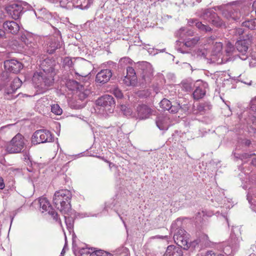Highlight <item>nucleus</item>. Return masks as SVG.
Masks as SVG:
<instances>
[{
  "mask_svg": "<svg viewBox=\"0 0 256 256\" xmlns=\"http://www.w3.org/2000/svg\"><path fill=\"white\" fill-rule=\"evenodd\" d=\"M72 193L68 190L56 191L54 195L52 202L56 208L62 214H68L72 210L70 200Z\"/></svg>",
  "mask_w": 256,
  "mask_h": 256,
  "instance_id": "1",
  "label": "nucleus"
},
{
  "mask_svg": "<svg viewBox=\"0 0 256 256\" xmlns=\"http://www.w3.org/2000/svg\"><path fill=\"white\" fill-rule=\"evenodd\" d=\"M172 230H175L174 235V240L175 243L179 246L183 248L184 250H188V242L190 235L186 232L182 228H176V222H173L171 226Z\"/></svg>",
  "mask_w": 256,
  "mask_h": 256,
  "instance_id": "2",
  "label": "nucleus"
},
{
  "mask_svg": "<svg viewBox=\"0 0 256 256\" xmlns=\"http://www.w3.org/2000/svg\"><path fill=\"white\" fill-rule=\"evenodd\" d=\"M55 74H48L44 72H35L33 76L32 82L35 86L40 88H46L54 82Z\"/></svg>",
  "mask_w": 256,
  "mask_h": 256,
  "instance_id": "3",
  "label": "nucleus"
},
{
  "mask_svg": "<svg viewBox=\"0 0 256 256\" xmlns=\"http://www.w3.org/2000/svg\"><path fill=\"white\" fill-rule=\"evenodd\" d=\"M24 145V137L21 134H18L6 144V150L9 154L20 153Z\"/></svg>",
  "mask_w": 256,
  "mask_h": 256,
  "instance_id": "4",
  "label": "nucleus"
},
{
  "mask_svg": "<svg viewBox=\"0 0 256 256\" xmlns=\"http://www.w3.org/2000/svg\"><path fill=\"white\" fill-rule=\"evenodd\" d=\"M55 36L47 38L45 40L47 52L53 54L56 50L62 46V37L60 31L55 32Z\"/></svg>",
  "mask_w": 256,
  "mask_h": 256,
  "instance_id": "5",
  "label": "nucleus"
},
{
  "mask_svg": "<svg viewBox=\"0 0 256 256\" xmlns=\"http://www.w3.org/2000/svg\"><path fill=\"white\" fill-rule=\"evenodd\" d=\"M22 84V81L18 78H14L12 81L7 78L6 81H2L0 83V90L4 89L5 94H12L21 86Z\"/></svg>",
  "mask_w": 256,
  "mask_h": 256,
  "instance_id": "6",
  "label": "nucleus"
},
{
  "mask_svg": "<svg viewBox=\"0 0 256 256\" xmlns=\"http://www.w3.org/2000/svg\"><path fill=\"white\" fill-rule=\"evenodd\" d=\"M52 140L51 132L46 130L36 131L32 136V143L36 145L42 143L50 142Z\"/></svg>",
  "mask_w": 256,
  "mask_h": 256,
  "instance_id": "7",
  "label": "nucleus"
},
{
  "mask_svg": "<svg viewBox=\"0 0 256 256\" xmlns=\"http://www.w3.org/2000/svg\"><path fill=\"white\" fill-rule=\"evenodd\" d=\"M138 66L142 70L140 74L142 83H149L153 76V70L152 65L146 62H142L138 64Z\"/></svg>",
  "mask_w": 256,
  "mask_h": 256,
  "instance_id": "8",
  "label": "nucleus"
},
{
  "mask_svg": "<svg viewBox=\"0 0 256 256\" xmlns=\"http://www.w3.org/2000/svg\"><path fill=\"white\" fill-rule=\"evenodd\" d=\"M200 40V37L199 36H196L192 38H187L184 44L179 41H176V48L181 53H186L188 51L186 50V48H194L198 44Z\"/></svg>",
  "mask_w": 256,
  "mask_h": 256,
  "instance_id": "9",
  "label": "nucleus"
},
{
  "mask_svg": "<svg viewBox=\"0 0 256 256\" xmlns=\"http://www.w3.org/2000/svg\"><path fill=\"white\" fill-rule=\"evenodd\" d=\"M39 202L40 207L44 212H48V214L50 215L53 219L58 222L62 226V222L58 218V214L52 208L49 201L46 198L41 197L39 198Z\"/></svg>",
  "mask_w": 256,
  "mask_h": 256,
  "instance_id": "10",
  "label": "nucleus"
},
{
  "mask_svg": "<svg viewBox=\"0 0 256 256\" xmlns=\"http://www.w3.org/2000/svg\"><path fill=\"white\" fill-rule=\"evenodd\" d=\"M202 17L217 27L222 26L224 24L223 22L213 10L208 9L205 10L202 14Z\"/></svg>",
  "mask_w": 256,
  "mask_h": 256,
  "instance_id": "11",
  "label": "nucleus"
},
{
  "mask_svg": "<svg viewBox=\"0 0 256 256\" xmlns=\"http://www.w3.org/2000/svg\"><path fill=\"white\" fill-rule=\"evenodd\" d=\"M6 10L13 19L18 20L22 14L23 7L20 4L13 3L6 8Z\"/></svg>",
  "mask_w": 256,
  "mask_h": 256,
  "instance_id": "12",
  "label": "nucleus"
},
{
  "mask_svg": "<svg viewBox=\"0 0 256 256\" xmlns=\"http://www.w3.org/2000/svg\"><path fill=\"white\" fill-rule=\"evenodd\" d=\"M123 82L127 86H134L137 83V76L132 66L126 68V75L122 79Z\"/></svg>",
  "mask_w": 256,
  "mask_h": 256,
  "instance_id": "13",
  "label": "nucleus"
},
{
  "mask_svg": "<svg viewBox=\"0 0 256 256\" xmlns=\"http://www.w3.org/2000/svg\"><path fill=\"white\" fill-rule=\"evenodd\" d=\"M4 66L6 70L16 74L22 68V64L16 60H10L4 62Z\"/></svg>",
  "mask_w": 256,
  "mask_h": 256,
  "instance_id": "14",
  "label": "nucleus"
},
{
  "mask_svg": "<svg viewBox=\"0 0 256 256\" xmlns=\"http://www.w3.org/2000/svg\"><path fill=\"white\" fill-rule=\"evenodd\" d=\"M55 62L52 58H46L40 62V66L43 72L48 74H54V66Z\"/></svg>",
  "mask_w": 256,
  "mask_h": 256,
  "instance_id": "15",
  "label": "nucleus"
},
{
  "mask_svg": "<svg viewBox=\"0 0 256 256\" xmlns=\"http://www.w3.org/2000/svg\"><path fill=\"white\" fill-rule=\"evenodd\" d=\"M112 76V72L110 70H102L97 74L96 80L100 84H105L110 80Z\"/></svg>",
  "mask_w": 256,
  "mask_h": 256,
  "instance_id": "16",
  "label": "nucleus"
},
{
  "mask_svg": "<svg viewBox=\"0 0 256 256\" xmlns=\"http://www.w3.org/2000/svg\"><path fill=\"white\" fill-rule=\"evenodd\" d=\"M3 28L7 32L15 34L20 30V26L19 24L14 21L8 20L4 22Z\"/></svg>",
  "mask_w": 256,
  "mask_h": 256,
  "instance_id": "17",
  "label": "nucleus"
},
{
  "mask_svg": "<svg viewBox=\"0 0 256 256\" xmlns=\"http://www.w3.org/2000/svg\"><path fill=\"white\" fill-rule=\"evenodd\" d=\"M96 104L98 106L106 108L108 106H114L115 102L114 99L112 96L104 95L98 99L96 100Z\"/></svg>",
  "mask_w": 256,
  "mask_h": 256,
  "instance_id": "18",
  "label": "nucleus"
},
{
  "mask_svg": "<svg viewBox=\"0 0 256 256\" xmlns=\"http://www.w3.org/2000/svg\"><path fill=\"white\" fill-rule=\"evenodd\" d=\"M136 110L138 117L140 120L148 118L152 114V110L144 104L138 106Z\"/></svg>",
  "mask_w": 256,
  "mask_h": 256,
  "instance_id": "19",
  "label": "nucleus"
},
{
  "mask_svg": "<svg viewBox=\"0 0 256 256\" xmlns=\"http://www.w3.org/2000/svg\"><path fill=\"white\" fill-rule=\"evenodd\" d=\"M216 38L214 36H210L208 39V44H214L212 48V54L220 57L221 52L222 48V44L220 42H215Z\"/></svg>",
  "mask_w": 256,
  "mask_h": 256,
  "instance_id": "20",
  "label": "nucleus"
},
{
  "mask_svg": "<svg viewBox=\"0 0 256 256\" xmlns=\"http://www.w3.org/2000/svg\"><path fill=\"white\" fill-rule=\"evenodd\" d=\"M236 46L237 50L242 53V56H240V58L243 60H246L248 58L246 53L248 50L246 42L245 40H238L236 43Z\"/></svg>",
  "mask_w": 256,
  "mask_h": 256,
  "instance_id": "21",
  "label": "nucleus"
},
{
  "mask_svg": "<svg viewBox=\"0 0 256 256\" xmlns=\"http://www.w3.org/2000/svg\"><path fill=\"white\" fill-rule=\"evenodd\" d=\"M182 255L181 247L170 245L168 246L164 256H182Z\"/></svg>",
  "mask_w": 256,
  "mask_h": 256,
  "instance_id": "22",
  "label": "nucleus"
},
{
  "mask_svg": "<svg viewBox=\"0 0 256 256\" xmlns=\"http://www.w3.org/2000/svg\"><path fill=\"white\" fill-rule=\"evenodd\" d=\"M156 124L160 130H166L169 126V118L164 116H159L156 118Z\"/></svg>",
  "mask_w": 256,
  "mask_h": 256,
  "instance_id": "23",
  "label": "nucleus"
},
{
  "mask_svg": "<svg viewBox=\"0 0 256 256\" xmlns=\"http://www.w3.org/2000/svg\"><path fill=\"white\" fill-rule=\"evenodd\" d=\"M188 24L191 26H196L198 30L202 31L208 32L212 30V28L208 26L202 24V22L198 21L197 20H190Z\"/></svg>",
  "mask_w": 256,
  "mask_h": 256,
  "instance_id": "24",
  "label": "nucleus"
},
{
  "mask_svg": "<svg viewBox=\"0 0 256 256\" xmlns=\"http://www.w3.org/2000/svg\"><path fill=\"white\" fill-rule=\"evenodd\" d=\"M208 84L206 83L203 84L202 86H198L193 92V96L195 100H199L202 98L206 94V88Z\"/></svg>",
  "mask_w": 256,
  "mask_h": 256,
  "instance_id": "25",
  "label": "nucleus"
},
{
  "mask_svg": "<svg viewBox=\"0 0 256 256\" xmlns=\"http://www.w3.org/2000/svg\"><path fill=\"white\" fill-rule=\"evenodd\" d=\"M222 14L227 18H232L234 20L239 18L238 12L231 6L226 8L223 10Z\"/></svg>",
  "mask_w": 256,
  "mask_h": 256,
  "instance_id": "26",
  "label": "nucleus"
},
{
  "mask_svg": "<svg viewBox=\"0 0 256 256\" xmlns=\"http://www.w3.org/2000/svg\"><path fill=\"white\" fill-rule=\"evenodd\" d=\"M65 219V223L67 229L70 233L73 232V227L74 223V217L72 216V210L68 212V214H63Z\"/></svg>",
  "mask_w": 256,
  "mask_h": 256,
  "instance_id": "27",
  "label": "nucleus"
},
{
  "mask_svg": "<svg viewBox=\"0 0 256 256\" xmlns=\"http://www.w3.org/2000/svg\"><path fill=\"white\" fill-rule=\"evenodd\" d=\"M21 40L24 43L28 48L32 52L33 50H32L34 48L35 46L34 44L32 42L33 40L32 37L29 34H22L21 36Z\"/></svg>",
  "mask_w": 256,
  "mask_h": 256,
  "instance_id": "28",
  "label": "nucleus"
},
{
  "mask_svg": "<svg viewBox=\"0 0 256 256\" xmlns=\"http://www.w3.org/2000/svg\"><path fill=\"white\" fill-rule=\"evenodd\" d=\"M211 108L212 106L210 103L208 102L200 103L197 106L198 110L201 113H204Z\"/></svg>",
  "mask_w": 256,
  "mask_h": 256,
  "instance_id": "29",
  "label": "nucleus"
},
{
  "mask_svg": "<svg viewBox=\"0 0 256 256\" xmlns=\"http://www.w3.org/2000/svg\"><path fill=\"white\" fill-rule=\"evenodd\" d=\"M77 93L79 98L82 100L88 97L90 94V92L89 90L83 88H82V90H78Z\"/></svg>",
  "mask_w": 256,
  "mask_h": 256,
  "instance_id": "30",
  "label": "nucleus"
},
{
  "mask_svg": "<svg viewBox=\"0 0 256 256\" xmlns=\"http://www.w3.org/2000/svg\"><path fill=\"white\" fill-rule=\"evenodd\" d=\"M242 26L250 30L256 28V22L254 20H250L242 22Z\"/></svg>",
  "mask_w": 256,
  "mask_h": 256,
  "instance_id": "31",
  "label": "nucleus"
},
{
  "mask_svg": "<svg viewBox=\"0 0 256 256\" xmlns=\"http://www.w3.org/2000/svg\"><path fill=\"white\" fill-rule=\"evenodd\" d=\"M170 102L166 98H164L160 103V107L164 110H168L170 108Z\"/></svg>",
  "mask_w": 256,
  "mask_h": 256,
  "instance_id": "32",
  "label": "nucleus"
},
{
  "mask_svg": "<svg viewBox=\"0 0 256 256\" xmlns=\"http://www.w3.org/2000/svg\"><path fill=\"white\" fill-rule=\"evenodd\" d=\"M188 33V35H192L193 32L191 31L190 32H186V29L184 28H180L179 30H178L176 33V36L179 37L181 38H184L185 35V32Z\"/></svg>",
  "mask_w": 256,
  "mask_h": 256,
  "instance_id": "33",
  "label": "nucleus"
},
{
  "mask_svg": "<svg viewBox=\"0 0 256 256\" xmlns=\"http://www.w3.org/2000/svg\"><path fill=\"white\" fill-rule=\"evenodd\" d=\"M51 111L52 113L56 115H60L62 112V109L60 108L58 104H54L52 105Z\"/></svg>",
  "mask_w": 256,
  "mask_h": 256,
  "instance_id": "34",
  "label": "nucleus"
},
{
  "mask_svg": "<svg viewBox=\"0 0 256 256\" xmlns=\"http://www.w3.org/2000/svg\"><path fill=\"white\" fill-rule=\"evenodd\" d=\"M200 240L199 239L195 240L192 242H188V248H191L192 249H194L196 248V247L199 244L200 242Z\"/></svg>",
  "mask_w": 256,
  "mask_h": 256,
  "instance_id": "35",
  "label": "nucleus"
},
{
  "mask_svg": "<svg viewBox=\"0 0 256 256\" xmlns=\"http://www.w3.org/2000/svg\"><path fill=\"white\" fill-rule=\"evenodd\" d=\"M181 106L180 104H177L176 105H172L170 104V108L168 109V111H169L171 113L175 114L178 112V110L180 109Z\"/></svg>",
  "mask_w": 256,
  "mask_h": 256,
  "instance_id": "36",
  "label": "nucleus"
},
{
  "mask_svg": "<svg viewBox=\"0 0 256 256\" xmlns=\"http://www.w3.org/2000/svg\"><path fill=\"white\" fill-rule=\"evenodd\" d=\"M122 110L123 111L124 114L126 116H134L131 109L130 108L126 106H122Z\"/></svg>",
  "mask_w": 256,
  "mask_h": 256,
  "instance_id": "37",
  "label": "nucleus"
},
{
  "mask_svg": "<svg viewBox=\"0 0 256 256\" xmlns=\"http://www.w3.org/2000/svg\"><path fill=\"white\" fill-rule=\"evenodd\" d=\"M234 50V48L232 44L230 43H228L226 45V52L228 56H230L232 52Z\"/></svg>",
  "mask_w": 256,
  "mask_h": 256,
  "instance_id": "38",
  "label": "nucleus"
},
{
  "mask_svg": "<svg viewBox=\"0 0 256 256\" xmlns=\"http://www.w3.org/2000/svg\"><path fill=\"white\" fill-rule=\"evenodd\" d=\"M182 88L186 92H190L192 90V84L190 83L182 82Z\"/></svg>",
  "mask_w": 256,
  "mask_h": 256,
  "instance_id": "39",
  "label": "nucleus"
},
{
  "mask_svg": "<svg viewBox=\"0 0 256 256\" xmlns=\"http://www.w3.org/2000/svg\"><path fill=\"white\" fill-rule=\"evenodd\" d=\"M113 94L117 98H120L123 96V94L122 91L118 88H114L113 90Z\"/></svg>",
  "mask_w": 256,
  "mask_h": 256,
  "instance_id": "40",
  "label": "nucleus"
},
{
  "mask_svg": "<svg viewBox=\"0 0 256 256\" xmlns=\"http://www.w3.org/2000/svg\"><path fill=\"white\" fill-rule=\"evenodd\" d=\"M96 254L97 256H112V254L102 250L98 251Z\"/></svg>",
  "mask_w": 256,
  "mask_h": 256,
  "instance_id": "41",
  "label": "nucleus"
},
{
  "mask_svg": "<svg viewBox=\"0 0 256 256\" xmlns=\"http://www.w3.org/2000/svg\"><path fill=\"white\" fill-rule=\"evenodd\" d=\"M197 256H204L202 254H198ZM204 256H224L222 254H215L212 251L208 252Z\"/></svg>",
  "mask_w": 256,
  "mask_h": 256,
  "instance_id": "42",
  "label": "nucleus"
},
{
  "mask_svg": "<svg viewBox=\"0 0 256 256\" xmlns=\"http://www.w3.org/2000/svg\"><path fill=\"white\" fill-rule=\"evenodd\" d=\"M56 1L59 2L60 6L63 8L67 7L69 3L68 0H56Z\"/></svg>",
  "mask_w": 256,
  "mask_h": 256,
  "instance_id": "43",
  "label": "nucleus"
},
{
  "mask_svg": "<svg viewBox=\"0 0 256 256\" xmlns=\"http://www.w3.org/2000/svg\"><path fill=\"white\" fill-rule=\"evenodd\" d=\"M120 62L122 63H125L126 64H132V61L128 58H124L121 59Z\"/></svg>",
  "mask_w": 256,
  "mask_h": 256,
  "instance_id": "44",
  "label": "nucleus"
},
{
  "mask_svg": "<svg viewBox=\"0 0 256 256\" xmlns=\"http://www.w3.org/2000/svg\"><path fill=\"white\" fill-rule=\"evenodd\" d=\"M206 215V213L204 211L199 212L196 215V219L201 218L202 217Z\"/></svg>",
  "mask_w": 256,
  "mask_h": 256,
  "instance_id": "45",
  "label": "nucleus"
},
{
  "mask_svg": "<svg viewBox=\"0 0 256 256\" xmlns=\"http://www.w3.org/2000/svg\"><path fill=\"white\" fill-rule=\"evenodd\" d=\"M250 108L252 110L256 112V99L254 98L251 102Z\"/></svg>",
  "mask_w": 256,
  "mask_h": 256,
  "instance_id": "46",
  "label": "nucleus"
},
{
  "mask_svg": "<svg viewBox=\"0 0 256 256\" xmlns=\"http://www.w3.org/2000/svg\"><path fill=\"white\" fill-rule=\"evenodd\" d=\"M244 32V30L242 28H238L235 30V33L238 35H242Z\"/></svg>",
  "mask_w": 256,
  "mask_h": 256,
  "instance_id": "47",
  "label": "nucleus"
},
{
  "mask_svg": "<svg viewBox=\"0 0 256 256\" xmlns=\"http://www.w3.org/2000/svg\"><path fill=\"white\" fill-rule=\"evenodd\" d=\"M4 188V182L3 178L0 177V189L2 190Z\"/></svg>",
  "mask_w": 256,
  "mask_h": 256,
  "instance_id": "48",
  "label": "nucleus"
},
{
  "mask_svg": "<svg viewBox=\"0 0 256 256\" xmlns=\"http://www.w3.org/2000/svg\"><path fill=\"white\" fill-rule=\"evenodd\" d=\"M5 17V14L3 11L0 8V20H3ZM1 20H0V22Z\"/></svg>",
  "mask_w": 256,
  "mask_h": 256,
  "instance_id": "49",
  "label": "nucleus"
},
{
  "mask_svg": "<svg viewBox=\"0 0 256 256\" xmlns=\"http://www.w3.org/2000/svg\"><path fill=\"white\" fill-rule=\"evenodd\" d=\"M5 36V32L4 30L0 29V38H3Z\"/></svg>",
  "mask_w": 256,
  "mask_h": 256,
  "instance_id": "50",
  "label": "nucleus"
},
{
  "mask_svg": "<svg viewBox=\"0 0 256 256\" xmlns=\"http://www.w3.org/2000/svg\"><path fill=\"white\" fill-rule=\"evenodd\" d=\"M230 246H226V248H224V253L227 254V255H229L230 254L228 252V250L230 249Z\"/></svg>",
  "mask_w": 256,
  "mask_h": 256,
  "instance_id": "51",
  "label": "nucleus"
},
{
  "mask_svg": "<svg viewBox=\"0 0 256 256\" xmlns=\"http://www.w3.org/2000/svg\"><path fill=\"white\" fill-rule=\"evenodd\" d=\"M201 237L205 241L208 240V237L207 235L205 234H202L201 236Z\"/></svg>",
  "mask_w": 256,
  "mask_h": 256,
  "instance_id": "52",
  "label": "nucleus"
},
{
  "mask_svg": "<svg viewBox=\"0 0 256 256\" xmlns=\"http://www.w3.org/2000/svg\"><path fill=\"white\" fill-rule=\"evenodd\" d=\"M158 237L159 238H162V239H166V238H168V236H158Z\"/></svg>",
  "mask_w": 256,
  "mask_h": 256,
  "instance_id": "53",
  "label": "nucleus"
},
{
  "mask_svg": "<svg viewBox=\"0 0 256 256\" xmlns=\"http://www.w3.org/2000/svg\"><path fill=\"white\" fill-rule=\"evenodd\" d=\"M118 215H119V216H120V219H121V220L122 221V222H123V224H124V226H126V223H125L124 221L122 220V216H120V214H118Z\"/></svg>",
  "mask_w": 256,
  "mask_h": 256,
  "instance_id": "54",
  "label": "nucleus"
},
{
  "mask_svg": "<svg viewBox=\"0 0 256 256\" xmlns=\"http://www.w3.org/2000/svg\"><path fill=\"white\" fill-rule=\"evenodd\" d=\"M252 164L254 165H256V158L255 159H254L252 160Z\"/></svg>",
  "mask_w": 256,
  "mask_h": 256,
  "instance_id": "55",
  "label": "nucleus"
},
{
  "mask_svg": "<svg viewBox=\"0 0 256 256\" xmlns=\"http://www.w3.org/2000/svg\"><path fill=\"white\" fill-rule=\"evenodd\" d=\"M108 162L109 163V166L110 168H112V166H114V164H113L112 163L110 162Z\"/></svg>",
  "mask_w": 256,
  "mask_h": 256,
  "instance_id": "56",
  "label": "nucleus"
},
{
  "mask_svg": "<svg viewBox=\"0 0 256 256\" xmlns=\"http://www.w3.org/2000/svg\"><path fill=\"white\" fill-rule=\"evenodd\" d=\"M246 145L248 146V145H250V140H247V141L246 142Z\"/></svg>",
  "mask_w": 256,
  "mask_h": 256,
  "instance_id": "57",
  "label": "nucleus"
},
{
  "mask_svg": "<svg viewBox=\"0 0 256 256\" xmlns=\"http://www.w3.org/2000/svg\"><path fill=\"white\" fill-rule=\"evenodd\" d=\"M71 82H72V83H76V82L75 81H72Z\"/></svg>",
  "mask_w": 256,
  "mask_h": 256,
  "instance_id": "58",
  "label": "nucleus"
},
{
  "mask_svg": "<svg viewBox=\"0 0 256 256\" xmlns=\"http://www.w3.org/2000/svg\"><path fill=\"white\" fill-rule=\"evenodd\" d=\"M104 210H106V208H104Z\"/></svg>",
  "mask_w": 256,
  "mask_h": 256,
  "instance_id": "59",
  "label": "nucleus"
},
{
  "mask_svg": "<svg viewBox=\"0 0 256 256\" xmlns=\"http://www.w3.org/2000/svg\"><path fill=\"white\" fill-rule=\"evenodd\" d=\"M255 98L256 99V98Z\"/></svg>",
  "mask_w": 256,
  "mask_h": 256,
  "instance_id": "60",
  "label": "nucleus"
}]
</instances>
